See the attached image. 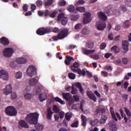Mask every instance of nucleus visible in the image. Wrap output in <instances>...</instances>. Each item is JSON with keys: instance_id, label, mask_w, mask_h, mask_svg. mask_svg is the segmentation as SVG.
I'll return each mask as SVG.
<instances>
[{"instance_id": "obj_1", "label": "nucleus", "mask_w": 131, "mask_h": 131, "mask_svg": "<svg viewBox=\"0 0 131 131\" xmlns=\"http://www.w3.org/2000/svg\"><path fill=\"white\" fill-rule=\"evenodd\" d=\"M38 116H39V113H31L27 116L26 120L28 121L29 124H34L35 128L38 130H42V129H43V125L37 123L38 121Z\"/></svg>"}, {"instance_id": "obj_2", "label": "nucleus", "mask_w": 131, "mask_h": 131, "mask_svg": "<svg viewBox=\"0 0 131 131\" xmlns=\"http://www.w3.org/2000/svg\"><path fill=\"white\" fill-rule=\"evenodd\" d=\"M53 32L54 33H58L57 36H54L52 37V39L55 41L59 40V39H63L65 37H67L68 36V32H69V30L68 29H64L60 31V29L58 28H54L52 30Z\"/></svg>"}, {"instance_id": "obj_3", "label": "nucleus", "mask_w": 131, "mask_h": 131, "mask_svg": "<svg viewBox=\"0 0 131 131\" xmlns=\"http://www.w3.org/2000/svg\"><path fill=\"white\" fill-rule=\"evenodd\" d=\"M5 113L8 116H16L17 115V110L13 106H7L5 109Z\"/></svg>"}, {"instance_id": "obj_4", "label": "nucleus", "mask_w": 131, "mask_h": 131, "mask_svg": "<svg viewBox=\"0 0 131 131\" xmlns=\"http://www.w3.org/2000/svg\"><path fill=\"white\" fill-rule=\"evenodd\" d=\"M57 21H61V25L65 26L68 23V18L65 16V14L61 13L58 14Z\"/></svg>"}, {"instance_id": "obj_5", "label": "nucleus", "mask_w": 131, "mask_h": 131, "mask_svg": "<svg viewBox=\"0 0 131 131\" xmlns=\"http://www.w3.org/2000/svg\"><path fill=\"white\" fill-rule=\"evenodd\" d=\"M27 74L28 76H34L36 74V68L33 66H30L27 69Z\"/></svg>"}, {"instance_id": "obj_6", "label": "nucleus", "mask_w": 131, "mask_h": 131, "mask_svg": "<svg viewBox=\"0 0 131 131\" xmlns=\"http://www.w3.org/2000/svg\"><path fill=\"white\" fill-rule=\"evenodd\" d=\"M50 32H51V29L49 27L40 28L36 31L38 35H45L46 33H50Z\"/></svg>"}, {"instance_id": "obj_7", "label": "nucleus", "mask_w": 131, "mask_h": 131, "mask_svg": "<svg viewBox=\"0 0 131 131\" xmlns=\"http://www.w3.org/2000/svg\"><path fill=\"white\" fill-rule=\"evenodd\" d=\"M14 53V50L12 48H7L4 49L3 52V55L6 58H9V57H12Z\"/></svg>"}, {"instance_id": "obj_8", "label": "nucleus", "mask_w": 131, "mask_h": 131, "mask_svg": "<svg viewBox=\"0 0 131 131\" xmlns=\"http://www.w3.org/2000/svg\"><path fill=\"white\" fill-rule=\"evenodd\" d=\"M106 26L105 21H98L96 23V28L100 31H103L106 28Z\"/></svg>"}, {"instance_id": "obj_9", "label": "nucleus", "mask_w": 131, "mask_h": 131, "mask_svg": "<svg viewBox=\"0 0 131 131\" xmlns=\"http://www.w3.org/2000/svg\"><path fill=\"white\" fill-rule=\"evenodd\" d=\"M0 77L4 80H8L9 79V73L4 70H1L0 71Z\"/></svg>"}, {"instance_id": "obj_10", "label": "nucleus", "mask_w": 131, "mask_h": 131, "mask_svg": "<svg viewBox=\"0 0 131 131\" xmlns=\"http://www.w3.org/2000/svg\"><path fill=\"white\" fill-rule=\"evenodd\" d=\"M84 16L85 17L83 19V23H84V24H88V23H90V22L92 21V18H91V13L86 12L85 13Z\"/></svg>"}, {"instance_id": "obj_11", "label": "nucleus", "mask_w": 131, "mask_h": 131, "mask_svg": "<svg viewBox=\"0 0 131 131\" xmlns=\"http://www.w3.org/2000/svg\"><path fill=\"white\" fill-rule=\"evenodd\" d=\"M122 47L124 51H123V53L126 54L128 52V41L127 40H124L122 41Z\"/></svg>"}, {"instance_id": "obj_12", "label": "nucleus", "mask_w": 131, "mask_h": 131, "mask_svg": "<svg viewBox=\"0 0 131 131\" xmlns=\"http://www.w3.org/2000/svg\"><path fill=\"white\" fill-rule=\"evenodd\" d=\"M108 125L111 130L115 131L117 129V126H116V123L114 121H111L109 122Z\"/></svg>"}, {"instance_id": "obj_13", "label": "nucleus", "mask_w": 131, "mask_h": 131, "mask_svg": "<svg viewBox=\"0 0 131 131\" xmlns=\"http://www.w3.org/2000/svg\"><path fill=\"white\" fill-rule=\"evenodd\" d=\"M3 93L6 95L12 93V86L11 84L7 85L6 86V88L3 89Z\"/></svg>"}, {"instance_id": "obj_14", "label": "nucleus", "mask_w": 131, "mask_h": 131, "mask_svg": "<svg viewBox=\"0 0 131 131\" xmlns=\"http://www.w3.org/2000/svg\"><path fill=\"white\" fill-rule=\"evenodd\" d=\"M98 17L100 20H102V21H107V15L105 14V13L99 11L97 13Z\"/></svg>"}, {"instance_id": "obj_15", "label": "nucleus", "mask_w": 131, "mask_h": 131, "mask_svg": "<svg viewBox=\"0 0 131 131\" xmlns=\"http://www.w3.org/2000/svg\"><path fill=\"white\" fill-rule=\"evenodd\" d=\"M82 52L84 55H92V54H93L95 52H96V50H90L88 49H85L84 48H82L81 49Z\"/></svg>"}, {"instance_id": "obj_16", "label": "nucleus", "mask_w": 131, "mask_h": 131, "mask_svg": "<svg viewBox=\"0 0 131 131\" xmlns=\"http://www.w3.org/2000/svg\"><path fill=\"white\" fill-rule=\"evenodd\" d=\"M18 127L20 126V127H24V128H29V125L28 124L25 122L24 120H21L18 122Z\"/></svg>"}, {"instance_id": "obj_17", "label": "nucleus", "mask_w": 131, "mask_h": 131, "mask_svg": "<svg viewBox=\"0 0 131 131\" xmlns=\"http://www.w3.org/2000/svg\"><path fill=\"white\" fill-rule=\"evenodd\" d=\"M79 63L77 62H75L72 66H71V69L73 72L76 73V71L79 69Z\"/></svg>"}, {"instance_id": "obj_18", "label": "nucleus", "mask_w": 131, "mask_h": 131, "mask_svg": "<svg viewBox=\"0 0 131 131\" xmlns=\"http://www.w3.org/2000/svg\"><path fill=\"white\" fill-rule=\"evenodd\" d=\"M86 95L89 99L92 100L94 102H97V97H96V96H95L94 93H92L91 92L88 91L86 92Z\"/></svg>"}, {"instance_id": "obj_19", "label": "nucleus", "mask_w": 131, "mask_h": 131, "mask_svg": "<svg viewBox=\"0 0 131 131\" xmlns=\"http://www.w3.org/2000/svg\"><path fill=\"white\" fill-rule=\"evenodd\" d=\"M81 118L82 121L81 124L82 126H86V120H89V122L90 120H92V119H91V118H88L87 119L86 117L84 116L83 115H81Z\"/></svg>"}, {"instance_id": "obj_20", "label": "nucleus", "mask_w": 131, "mask_h": 131, "mask_svg": "<svg viewBox=\"0 0 131 131\" xmlns=\"http://www.w3.org/2000/svg\"><path fill=\"white\" fill-rule=\"evenodd\" d=\"M66 59L64 60L66 65H70V64H71V61H74V58L70 56V55L66 56Z\"/></svg>"}, {"instance_id": "obj_21", "label": "nucleus", "mask_w": 131, "mask_h": 131, "mask_svg": "<svg viewBox=\"0 0 131 131\" xmlns=\"http://www.w3.org/2000/svg\"><path fill=\"white\" fill-rule=\"evenodd\" d=\"M107 119L108 117H107V116L102 115L99 120V123H100V124H104V123H106V121H107Z\"/></svg>"}, {"instance_id": "obj_22", "label": "nucleus", "mask_w": 131, "mask_h": 131, "mask_svg": "<svg viewBox=\"0 0 131 131\" xmlns=\"http://www.w3.org/2000/svg\"><path fill=\"white\" fill-rule=\"evenodd\" d=\"M1 43L4 46H8L9 45V39L5 37H3L1 39Z\"/></svg>"}, {"instance_id": "obj_23", "label": "nucleus", "mask_w": 131, "mask_h": 131, "mask_svg": "<svg viewBox=\"0 0 131 131\" xmlns=\"http://www.w3.org/2000/svg\"><path fill=\"white\" fill-rule=\"evenodd\" d=\"M54 114V113L52 112V109L51 107H49L47 110V119H49V120H52V115Z\"/></svg>"}, {"instance_id": "obj_24", "label": "nucleus", "mask_w": 131, "mask_h": 131, "mask_svg": "<svg viewBox=\"0 0 131 131\" xmlns=\"http://www.w3.org/2000/svg\"><path fill=\"white\" fill-rule=\"evenodd\" d=\"M39 100L40 102H43L47 99V94L46 93H41L39 94Z\"/></svg>"}, {"instance_id": "obj_25", "label": "nucleus", "mask_w": 131, "mask_h": 131, "mask_svg": "<svg viewBox=\"0 0 131 131\" xmlns=\"http://www.w3.org/2000/svg\"><path fill=\"white\" fill-rule=\"evenodd\" d=\"M110 112L113 119H114V120H115V121H118V120L117 119V118H116V115H115V113L114 112L113 107H111Z\"/></svg>"}, {"instance_id": "obj_26", "label": "nucleus", "mask_w": 131, "mask_h": 131, "mask_svg": "<svg viewBox=\"0 0 131 131\" xmlns=\"http://www.w3.org/2000/svg\"><path fill=\"white\" fill-rule=\"evenodd\" d=\"M26 62H27L26 59L24 58L20 57L16 59V62L18 64H25Z\"/></svg>"}, {"instance_id": "obj_27", "label": "nucleus", "mask_w": 131, "mask_h": 131, "mask_svg": "<svg viewBox=\"0 0 131 131\" xmlns=\"http://www.w3.org/2000/svg\"><path fill=\"white\" fill-rule=\"evenodd\" d=\"M62 97L64 100H66V101H69V100L71 99V95H70V94L68 93H62Z\"/></svg>"}, {"instance_id": "obj_28", "label": "nucleus", "mask_w": 131, "mask_h": 131, "mask_svg": "<svg viewBox=\"0 0 131 131\" xmlns=\"http://www.w3.org/2000/svg\"><path fill=\"white\" fill-rule=\"evenodd\" d=\"M53 100L54 101H55V102H57L58 103H60V104H61V105H64L65 104V101L62 100L61 98L58 97L53 98Z\"/></svg>"}, {"instance_id": "obj_29", "label": "nucleus", "mask_w": 131, "mask_h": 131, "mask_svg": "<svg viewBox=\"0 0 131 131\" xmlns=\"http://www.w3.org/2000/svg\"><path fill=\"white\" fill-rule=\"evenodd\" d=\"M111 51H112V52H114V53H115V54H117V53H119V52H120V50L119 49V48H118V47H117L116 46H113L111 48Z\"/></svg>"}, {"instance_id": "obj_30", "label": "nucleus", "mask_w": 131, "mask_h": 131, "mask_svg": "<svg viewBox=\"0 0 131 131\" xmlns=\"http://www.w3.org/2000/svg\"><path fill=\"white\" fill-rule=\"evenodd\" d=\"M36 83H37V80L35 78L31 79L29 81V84L30 85H36Z\"/></svg>"}, {"instance_id": "obj_31", "label": "nucleus", "mask_w": 131, "mask_h": 131, "mask_svg": "<svg viewBox=\"0 0 131 131\" xmlns=\"http://www.w3.org/2000/svg\"><path fill=\"white\" fill-rule=\"evenodd\" d=\"M76 72L79 75H82V76H85V71L84 69H82V70L80 69H77Z\"/></svg>"}, {"instance_id": "obj_32", "label": "nucleus", "mask_w": 131, "mask_h": 131, "mask_svg": "<svg viewBox=\"0 0 131 131\" xmlns=\"http://www.w3.org/2000/svg\"><path fill=\"white\" fill-rule=\"evenodd\" d=\"M54 1L55 0H45L44 4L46 7L51 6L54 3Z\"/></svg>"}, {"instance_id": "obj_33", "label": "nucleus", "mask_w": 131, "mask_h": 131, "mask_svg": "<svg viewBox=\"0 0 131 131\" xmlns=\"http://www.w3.org/2000/svg\"><path fill=\"white\" fill-rule=\"evenodd\" d=\"M81 33L84 35H86L90 33V30L87 28H84L81 31Z\"/></svg>"}, {"instance_id": "obj_34", "label": "nucleus", "mask_w": 131, "mask_h": 131, "mask_svg": "<svg viewBox=\"0 0 131 131\" xmlns=\"http://www.w3.org/2000/svg\"><path fill=\"white\" fill-rule=\"evenodd\" d=\"M104 10L106 14H108V13H110V11L112 10V6L108 5L105 8Z\"/></svg>"}, {"instance_id": "obj_35", "label": "nucleus", "mask_w": 131, "mask_h": 131, "mask_svg": "<svg viewBox=\"0 0 131 131\" xmlns=\"http://www.w3.org/2000/svg\"><path fill=\"white\" fill-rule=\"evenodd\" d=\"M125 112L127 116V117H129V118H130L131 117V112L129 110H128L127 108L125 107L124 108Z\"/></svg>"}, {"instance_id": "obj_36", "label": "nucleus", "mask_w": 131, "mask_h": 131, "mask_svg": "<svg viewBox=\"0 0 131 131\" xmlns=\"http://www.w3.org/2000/svg\"><path fill=\"white\" fill-rule=\"evenodd\" d=\"M94 42L90 41L87 43L86 47L88 48V49H93V48H94Z\"/></svg>"}, {"instance_id": "obj_37", "label": "nucleus", "mask_w": 131, "mask_h": 131, "mask_svg": "<svg viewBox=\"0 0 131 131\" xmlns=\"http://www.w3.org/2000/svg\"><path fill=\"white\" fill-rule=\"evenodd\" d=\"M68 11H69V12H70L71 13H74V11H75V8H74V6L71 5L69 6L68 8Z\"/></svg>"}, {"instance_id": "obj_38", "label": "nucleus", "mask_w": 131, "mask_h": 131, "mask_svg": "<svg viewBox=\"0 0 131 131\" xmlns=\"http://www.w3.org/2000/svg\"><path fill=\"white\" fill-rule=\"evenodd\" d=\"M25 98L27 100H30L31 99H32V94L30 93H27L25 95Z\"/></svg>"}, {"instance_id": "obj_39", "label": "nucleus", "mask_w": 131, "mask_h": 131, "mask_svg": "<svg viewBox=\"0 0 131 131\" xmlns=\"http://www.w3.org/2000/svg\"><path fill=\"white\" fill-rule=\"evenodd\" d=\"M79 16L77 15H73L71 16V20L72 21H76L79 18Z\"/></svg>"}, {"instance_id": "obj_40", "label": "nucleus", "mask_w": 131, "mask_h": 131, "mask_svg": "<svg viewBox=\"0 0 131 131\" xmlns=\"http://www.w3.org/2000/svg\"><path fill=\"white\" fill-rule=\"evenodd\" d=\"M77 11L80 12L81 13H83V12H85V8L83 7H77L76 8Z\"/></svg>"}, {"instance_id": "obj_41", "label": "nucleus", "mask_w": 131, "mask_h": 131, "mask_svg": "<svg viewBox=\"0 0 131 131\" xmlns=\"http://www.w3.org/2000/svg\"><path fill=\"white\" fill-rule=\"evenodd\" d=\"M71 94L73 95H76L77 94V89L74 87V86H72Z\"/></svg>"}, {"instance_id": "obj_42", "label": "nucleus", "mask_w": 131, "mask_h": 131, "mask_svg": "<svg viewBox=\"0 0 131 131\" xmlns=\"http://www.w3.org/2000/svg\"><path fill=\"white\" fill-rule=\"evenodd\" d=\"M79 123V122L78 121H76L71 125V127H78Z\"/></svg>"}, {"instance_id": "obj_43", "label": "nucleus", "mask_w": 131, "mask_h": 131, "mask_svg": "<svg viewBox=\"0 0 131 131\" xmlns=\"http://www.w3.org/2000/svg\"><path fill=\"white\" fill-rule=\"evenodd\" d=\"M53 111L55 113H59L60 112V109L57 105L53 106Z\"/></svg>"}, {"instance_id": "obj_44", "label": "nucleus", "mask_w": 131, "mask_h": 131, "mask_svg": "<svg viewBox=\"0 0 131 131\" xmlns=\"http://www.w3.org/2000/svg\"><path fill=\"white\" fill-rule=\"evenodd\" d=\"M65 117L66 120H67L68 121H70V119L72 117V116H71V114L68 113L66 114Z\"/></svg>"}, {"instance_id": "obj_45", "label": "nucleus", "mask_w": 131, "mask_h": 131, "mask_svg": "<svg viewBox=\"0 0 131 131\" xmlns=\"http://www.w3.org/2000/svg\"><path fill=\"white\" fill-rule=\"evenodd\" d=\"M122 62L124 65H126L128 63V59L126 57H123L122 59Z\"/></svg>"}, {"instance_id": "obj_46", "label": "nucleus", "mask_w": 131, "mask_h": 131, "mask_svg": "<svg viewBox=\"0 0 131 131\" xmlns=\"http://www.w3.org/2000/svg\"><path fill=\"white\" fill-rule=\"evenodd\" d=\"M68 76L70 79H75V74H73V73H69Z\"/></svg>"}, {"instance_id": "obj_47", "label": "nucleus", "mask_w": 131, "mask_h": 131, "mask_svg": "<svg viewBox=\"0 0 131 131\" xmlns=\"http://www.w3.org/2000/svg\"><path fill=\"white\" fill-rule=\"evenodd\" d=\"M97 122H98V120L90 121V124L91 125H92V126H94V125H96V124H97Z\"/></svg>"}, {"instance_id": "obj_48", "label": "nucleus", "mask_w": 131, "mask_h": 131, "mask_svg": "<svg viewBox=\"0 0 131 131\" xmlns=\"http://www.w3.org/2000/svg\"><path fill=\"white\" fill-rule=\"evenodd\" d=\"M15 77L17 79H20L21 77H22V73L21 72H18L15 74Z\"/></svg>"}, {"instance_id": "obj_49", "label": "nucleus", "mask_w": 131, "mask_h": 131, "mask_svg": "<svg viewBox=\"0 0 131 131\" xmlns=\"http://www.w3.org/2000/svg\"><path fill=\"white\" fill-rule=\"evenodd\" d=\"M123 25L124 27H126V28H128L129 27V20H126L124 23Z\"/></svg>"}, {"instance_id": "obj_50", "label": "nucleus", "mask_w": 131, "mask_h": 131, "mask_svg": "<svg viewBox=\"0 0 131 131\" xmlns=\"http://www.w3.org/2000/svg\"><path fill=\"white\" fill-rule=\"evenodd\" d=\"M85 2L83 0H79L77 1L76 4V6L77 7L79 5H84L85 4Z\"/></svg>"}, {"instance_id": "obj_51", "label": "nucleus", "mask_w": 131, "mask_h": 131, "mask_svg": "<svg viewBox=\"0 0 131 131\" xmlns=\"http://www.w3.org/2000/svg\"><path fill=\"white\" fill-rule=\"evenodd\" d=\"M81 28H82V25L81 24H77L75 26V29L78 30L81 29Z\"/></svg>"}, {"instance_id": "obj_52", "label": "nucleus", "mask_w": 131, "mask_h": 131, "mask_svg": "<svg viewBox=\"0 0 131 131\" xmlns=\"http://www.w3.org/2000/svg\"><path fill=\"white\" fill-rule=\"evenodd\" d=\"M58 5H59L61 7H63L66 5V1L64 0H61L58 3Z\"/></svg>"}, {"instance_id": "obj_53", "label": "nucleus", "mask_w": 131, "mask_h": 131, "mask_svg": "<svg viewBox=\"0 0 131 131\" xmlns=\"http://www.w3.org/2000/svg\"><path fill=\"white\" fill-rule=\"evenodd\" d=\"M124 3L126 6L127 7H131V1L130 0H125Z\"/></svg>"}, {"instance_id": "obj_54", "label": "nucleus", "mask_w": 131, "mask_h": 131, "mask_svg": "<svg viewBox=\"0 0 131 131\" xmlns=\"http://www.w3.org/2000/svg\"><path fill=\"white\" fill-rule=\"evenodd\" d=\"M120 9L121 11H123V12H126V11H127V9H126V7L124 5H121Z\"/></svg>"}, {"instance_id": "obj_55", "label": "nucleus", "mask_w": 131, "mask_h": 131, "mask_svg": "<svg viewBox=\"0 0 131 131\" xmlns=\"http://www.w3.org/2000/svg\"><path fill=\"white\" fill-rule=\"evenodd\" d=\"M106 47H107L106 43H102L100 46V50H104Z\"/></svg>"}, {"instance_id": "obj_56", "label": "nucleus", "mask_w": 131, "mask_h": 131, "mask_svg": "<svg viewBox=\"0 0 131 131\" xmlns=\"http://www.w3.org/2000/svg\"><path fill=\"white\" fill-rule=\"evenodd\" d=\"M23 10L24 11V12H27L28 10V5L27 4H24L23 7Z\"/></svg>"}, {"instance_id": "obj_57", "label": "nucleus", "mask_w": 131, "mask_h": 131, "mask_svg": "<svg viewBox=\"0 0 131 131\" xmlns=\"http://www.w3.org/2000/svg\"><path fill=\"white\" fill-rule=\"evenodd\" d=\"M111 56H112V53H107L104 55V57L105 59H108Z\"/></svg>"}, {"instance_id": "obj_58", "label": "nucleus", "mask_w": 131, "mask_h": 131, "mask_svg": "<svg viewBox=\"0 0 131 131\" xmlns=\"http://www.w3.org/2000/svg\"><path fill=\"white\" fill-rule=\"evenodd\" d=\"M59 118L62 119V118H64V116H65V113L64 112H60L59 114Z\"/></svg>"}, {"instance_id": "obj_59", "label": "nucleus", "mask_w": 131, "mask_h": 131, "mask_svg": "<svg viewBox=\"0 0 131 131\" xmlns=\"http://www.w3.org/2000/svg\"><path fill=\"white\" fill-rule=\"evenodd\" d=\"M36 6L38 7H41L42 6V2L40 0H38L36 2Z\"/></svg>"}, {"instance_id": "obj_60", "label": "nucleus", "mask_w": 131, "mask_h": 131, "mask_svg": "<svg viewBox=\"0 0 131 131\" xmlns=\"http://www.w3.org/2000/svg\"><path fill=\"white\" fill-rule=\"evenodd\" d=\"M120 114H121V116L122 118H124L125 116H126L125 114H124V113H123V110H122V109L120 110Z\"/></svg>"}, {"instance_id": "obj_61", "label": "nucleus", "mask_w": 131, "mask_h": 131, "mask_svg": "<svg viewBox=\"0 0 131 131\" xmlns=\"http://www.w3.org/2000/svg\"><path fill=\"white\" fill-rule=\"evenodd\" d=\"M92 58H93L94 60H99V59H100L98 55H93L92 56Z\"/></svg>"}, {"instance_id": "obj_62", "label": "nucleus", "mask_w": 131, "mask_h": 131, "mask_svg": "<svg viewBox=\"0 0 131 131\" xmlns=\"http://www.w3.org/2000/svg\"><path fill=\"white\" fill-rule=\"evenodd\" d=\"M68 102H69V105H72V104H73V103H74V100H73V99H72V98L71 97V99H70L69 100H67Z\"/></svg>"}, {"instance_id": "obj_63", "label": "nucleus", "mask_w": 131, "mask_h": 131, "mask_svg": "<svg viewBox=\"0 0 131 131\" xmlns=\"http://www.w3.org/2000/svg\"><path fill=\"white\" fill-rule=\"evenodd\" d=\"M73 98L74 99L75 102H78V101H79V98L78 97V96L74 95Z\"/></svg>"}, {"instance_id": "obj_64", "label": "nucleus", "mask_w": 131, "mask_h": 131, "mask_svg": "<svg viewBox=\"0 0 131 131\" xmlns=\"http://www.w3.org/2000/svg\"><path fill=\"white\" fill-rule=\"evenodd\" d=\"M94 94L98 97L101 98V94L98 92V91H94Z\"/></svg>"}]
</instances>
